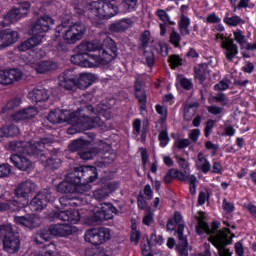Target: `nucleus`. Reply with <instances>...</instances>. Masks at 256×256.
<instances>
[{"label": "nucleus", "instance_id": "nucleus-1", "mask_svg": "<svg viewBox=\"0 0 256 256\" xmlns=\"http://www.w3.org/2000/svg\"><path fill=\"white\" fill-rule=\"evenodd\" d=\"M53 139L49 137L40 138L39 141H30L25 144L23 141H11L9 149L19 154L10 156V163L16 166L20 171H27L31 167V160L23 155H29L39 159L41 163H45L46 169H59L61 167V159L55 154L45 152V145H51Z\"/></svg>", "mask_w": 256, "mask_h": 256}, {"label": "nucleus", "instance_id": "nucleus-2", "mask_svg": "<svg viewBox=\"0 0 256 256\" xmlns=\"http://www.w3.org/2000/svg\"><path fill=\"white\" fill-rule=\"evenodd\" d=\"M119 49L117 43L111 38L101 40L83 41L75 49V54L71 56L70 61L78 67H99L109 65L111 61L117 59Z\"/></svg>", "mask_w": 256, "mask_h": 256}, {"label": "nucleus", "instance_id": "nucleus-3", "mask_svg": "<svg viewBox=\"0 0 256 256\" xmlns=\"http://www.w3.org/2000/svg\"><path fill=\"white\" fill-rule=\"evenodd\" d=\"M94 113L95 107L93 105H85L78 108L74 113L73 125L67 129L68 135H75L76 133L101 127V118L99 116L91 117Z\"/></svg>", "mask_w": 256, "mask_h": 256}, {"label": "nucleus", "instance_id": "nucleus-4", "mask_svg": "<svg viewBox=\"0 0 256 256\" xmlns=\"http://www.w3.org/2000/svg\"><path fill=\"white\" fill-rule=\"evenodd\" d=\"M72 175H74V178L76 179L83 195L91 191L90 183H95V180L99 179V172L95 166L76 167L74 168Z\"/></svg>", "mask_w": 256, "mask_h": 256}, {"label": "nucleus", "instance_id": "nucleus-5", "mask_svg": "<svg viewBox=\"0 0 256 256\" xmlns=\"http://www.w3.org/2000/svg\"><path fill=\"white\" fill-rule=\"evenodd\" d=\"M0 237H3V249L10 255H15L21 250V238L19 232L13 231V227L9 225L0 226Z\"/></svg>", "mask_w": 256, "mask_h": 256}, {"label": "nucleus", "instance_id": "nucleus-6", "mask_svg": "<svg viewBox=\"0 0 256 256\" xmlns=\"http://www.w3.org/2000/svg\"><path fill=\"white\" fill-rule=\"evenodd\" d=\"M101 1H92L89 3V9L96 19H111V17H115L119 13V8L111 3L115 0Z\"/></svg>", "mask_w": 256, "mask_h": 256}, {"label": "nucleus", "instance_id": "nucleus-7", "mask_svg": "<svg viewBox=\"0 0 256 256\" xmlns=\"http://www.w3.org/2000/svg\"><path fill=\"white\" fill-rule=\"evenodd\" d=\"M35 187V183L31 180H26L18 184L14 190L15 199L12 203L16 207L14 211H19V209H23V207L29 205V196L35 191Z\"/></svg>", "mask_w": 256, "mask_h": 256}, {"label": "nucleus", "instance_id": "nucleus-8", "mask_svg": "<svg viewBox=\"0 0 256 256\" xmlns=\"http://www.w3.org/2000/svg\"><path fill=\"white\" fill-rule=\"evenodd\" d=\"M117 213H119V210L112 203L100 204L92 210V215L88 218V223L90 225H99L103 221L113 219Z\"/></svg>", "mask_w": 256, "mask_h": 256}, {"label": "nucleus", "instance_id": "nucleus-9", "mask_svg": "<svg viewBox=\"0 0 256 256\" xmlns=\"http://www.w3.org/2000/svg\"><path fill=\"white\" fill-rule=\"evenodd\" d=\"M29 9H31V4L29 2H22L18 4L17 8L10 10L0 23V27L3 29L1 33H9L11 23H17L23 17H27Z\"/></svg>", "mask_w": 256, "mask_h": 256}, {"label": "nucleus", "instance_id": "nucleus-10", "mask_svg": "<svg viewBox=\"0 0 256 256\" xmlns=\"http://www.w3.org/2000/svg\"><path fill=\"white\" fill-rule=\"evenodd\" d=\"M84 239L86 243H90L95 247L103 245V243L111 239V229L105 227L91 228L85 232Z\"/></svg>", "mask_w": 256, "mask_h": 256}, {"label": "nucleus", "instance_id": "nucleus-11", "mask_svg": "<svg viewBox=\"0 0 256 256\" xmlns=\"http://www.w3.org/2000/svg\"><path fill=\"white\" fill-rule=\"evenodd\" d=\"M57 191L58 193H64L65 195L72 193L77 195H83V191L81 190L79 183L77 182L75 176L73 173H70L65 181L60 182L57 185Z\"/></svg>", "mask_w": 256, "mask_h": 256}, {"label": "nucleus", "instance_id": "nucleus-12", "mask_svg": "<svg viewBox=\"0 0 256 256\" xmlns=\"http://www.w3.org/2000/svg\"><path fill=\"white\" fill-rule=\"evenodd\" d=\"M53 25H55V20L51 16H40L31 22L30 31L32 33H49Z\"/></svg>", "mask_w": 256, "mask_h": 256}, {"label": "nucleus", "instance_id": "nucleus-13", "mask_svg": "<svg viewBox=\"0 0 256 256\" xmlns=\"http://www.w3.org/2000/svg\"><path fill=\"white\" fill-rule=\"evenodd\" d=\"M53 198V195L51 192L47 189L41 190L37 195L30 201L29 203V209L31 211H43L50 203L51 199Z\"/></svg>", "mask_w": 256, "mask_h": 256}, {"label": "nucleus", "instance_id": "nucleus-14", "mask_svg": "<svg viewBox=\"0 0 256 256\" xmlns=\"http://www.w3.org/2000/svg\"><path fill=\"white\" fill-rule=\"evenodd\" d=\"M216 39H220L222 41L221 47L225 49V57L227 61H233L235 57L239 54V48L233 42V39L227 38L225 34L216 33Z\"/></svg>", "mask_w": 256, "mask_h": 256}, {"label": "nucleus", "instance_id": "nucleus-15", "mask_svg": "<svg viewBox=\"0 0 256 256\" xmlns=\"http://www.w3.org/2000/svg\"><path fill=\"white\" fill-rule=\"evenodd\" d=\"M58 85L66 91H73L77 87V74L73 70H65L58 77Z\"/></svg>", "mask_w": 256, "mask_h": 256}, {"label": "nucleus", "instance_id": "nucleus-16", "mask_svg": "<svg viewBox=\"0 0 256 256\" xmlns=\"http://www.w3.org/2000/svg\"><path fill=\"white\" fill-rule=\"evenodd\" d=\"M23 79V71L18 68L9 70H0V85H13L17 81Z\"/></svg>", "mask_w": 256, "mask_h": 256}, {"label": "nucleus", "instance_id": "nucleus-17", "mask_svg": "<svg viewBox=\"0 0 256 256\" xmlns=\"http://www.w3.org/2000/svg\"><path fill=\"white\" fill-rule=\"evenodd\" d=\"M52 217L54 219H60V221H65L70 223V225H77L81 221V213L79 210H64V211H54L52 212Z\"/></svg>", "mask_w": 256, "mask_h": 256}, {"label": "nucleus", "instance_id": "nucleus-18", "mask_svg": "<svg viewBox=\"0 0 256 256\" xmlns=\"http://www.w3.org/2000/svg\"><path fill=\"white\" fill-rule=\"evenodd\" d=\"M134 97L138 101L139 111H147V90L143 86V81L136 80L134 82Z\"/></svg>", "mask_w": 256, "mask_h": 256}, {"label": "nucleus", "instance_id": "nucleus-19", "mask_svg": "<svg viewBox=\"0 0 256 256\" xmlns=\"http://www.w3.org/2000/svg\"><path fill=\"white\" fill-rule=\"evenodd\" d=\"M208 241H210V243H212V245L217 249L220 256H233V252L227 248V245H231L233 241L232 239L211 236Z\"/></svg>", "mask_w": 256, "mask_h": 256}, {"label": "nucleus", "instance_id": "nucleus-20", "mask_svg": "<svg viewBox=\"0 0 256 256\" xmlns=\"http://www.w3.org/2000/svg\"><path fill=\"white\" fill-rule=\"evenodd\" d=\"M83 33H64L62 35V40L58 41L56 46L57 51H69L70 45H75L77 41H81L83 39Z\"/></svg>", "mask_w": 256, "mask_h": 256}, {"label": "nucleus", "instance_id": "nucleus-21", "mask_svg": "<svg viewBox=\"0 0 256 256\" xmlns=\"http://www.w3.org/2000/svg\"><path fill=\"white\" fill-rule=\"evenodd\" d=\"M45 38V34H33L32 37L22 41L17 45L16 50L20 53H25L26 51H31V49H35V47L41 45L43 43V39Z\"/></svg>", "mask_w": 256, "mask_h": 256}, {"label": "nucleus", "instance_id": "nucleus-22", "mask_svg": "<svg viewBox=\"0 0 256 256\" xmlns=\"http://www.w3.org/2000/svg\"><path fill=\"white\" fill-rule=\"evenodd\" d=\"M185 232V225H179L176 230L177 238L180 241L178 245H176L175 251L178 256H189V242L187 238L183 234Z\"/></svg>", "mask_w": 256, "mask_h": 256}, {"label": "nucleus", "instance_id": "nucleus-23", "mask_svg": "<svg viewBox=\"0 0 256 256\" xmlns=\"http://www.w3.org/2000/svg\"><path fill=\"white\" fill-rule=\"evenodd\" d=\"M117 189H119V184L117 182H110L96 189L93 192V197L96 201H104V199H107L111 193H115Z\"/></svg>", "mask_w": 256, "mask_h": 256}, {"label": "nucleus", "instance_id": "nucleus-24", "mask_svg": "<svg viewBox=\"0 0 256 256\" xmlns=\"http://www.w3.org/2000/svg\"><path fill=\"white\" fill-rule=\"evenodd\" d=\"M69 119V111L59 108L51 110L50 113H48L47 115V120L53 125L67 123Z\"/></svg>", "mask_w": 256, "mask_h": 256}, {"label": "nucleus", "instance_id": "nucleus-25", "mask_svg": "<svg viewBox=\"0 0 256 256\" xmlns=\"http://www.w3.org/2000/svg\"><path fill=\"white\" fill-rule=\"evenodd\" d=\"M59 203L62 207H81L82 205H85L87 201H85V196L83 194H80V196L74 194L72 197L69 195L60 197Z\"/></svg>", "mask_w": 256, "mask_h": 256}, {"label": "nucleus", "instance_id": "nucleus-26", "mask_svg": "<svg viewBox=\"0 0 256 256\" xmlns=\"http://www.w3.org/2000/svg\"><path fill=\"white\" fill-rule=\"evenodd\" d=\"M39 114V111L34 106H28L26 108L20 109L12 115L13 121L19 123V121H27L33 119L36 115Z\"/></svg>", "mask_w": 256, "mask_h": 256}, {"label": "nucleus", "instance_id": "nucleus-27", "mask_svg": "<svg viewBox=\"0 0 256 256\" xmlns=\"http://www.w3.org/2000/svg\"><path fill=\"white\" fill-rule=\"evenodd\" d=\"M52 237H69L73 235V227L70 224H51L49 227Z\"/></svg>", "mask_w": 256, "mask_h": 256}, {"label": "nucleus", "instance_id": "nucleus-28", "mask_svg": "<svg viewBox=\"0 0 256 256\" xmlns=\"http://www.w3.org/2000/svg\"><path fill=\"white\" fill-rule=\"evenodd\" d=\"M14 223H16V225H21L22 227H27L28 229H36V227H39L37 217H35L33 214H27L26 216H15Z\"/></svg>", "mask_w": 256, "mask_h": 256}, {"label": "nucleus", "instance_id": "nucleus-29", "mask_svg": "<svg viewBox=\"0 0 256 256\" xmlns=\"http://www.w3.org/2000/svg\"><path fill=\"white\" fill-rule=\"evenodd\" d=\"M29 99H31L32 103H45L49 101V92L45 88H34L31 92L28 93Z\"/></svg>", "mask_w": 256, "mask_h": 256}, {"label": "nucleus", "instance_id": "nucleus-30", "mask_svg": "<svg viewBox=\"0 0 256 256\" xmlns=\"http://www.w3.org/2000/svg\"><path fill=\"white\" fill-rule=\"evenodd\" d=\"M57 33H85L87 26L83 22H76L71 24L68 28L65 23L57 27Z\"/></svg>", "mask_w": 256, "mask_h": 256}, {"label": "nucleus", "instance_id": "nucleus-31", "mask_svg": "<svg viewBox=\"0 0 256 256\" xmlns=\"http://www.w3.org/2000/svg\"><path fill=\"white\" fill-rule=\"evenodd\" d=\"M91 145V140H87L83 137L73 140L69 145L68 149L71 153H80V151H85Z\"/></svg>", "mask_w": 256, "mask_h": 256}, {"label": "nucleus", "instance_id": "nucleus-32", "mask_svg": "<svg viewBox=\"0 0 256 256\" xmlns=\"http://www.w3.org/2000/svg\"><path fill=\"white\" fill-rule=\"evenodd\" d=\"M95 79H97V77H95V74L82 73L77 76L76 87L83 90L88 89V87H91V85L95 83Z\"/></svg>", "mask_w": 256, "mask_h": 256}, {"label": "nucleus", "instance_id": "nucleus-33", "mask_svg": "<svg viewBox=\"0 0 256 256\" xmlns=\"http://www.w3.org/2000/svg\"><path fill=\"white\" fill-rule=\"evenodd\" d=\"M17 39H19V33H0V51L17 43Z\"/></svg>", "mask_w": 256, "mask_h": 256}, {"label": "nucleus", "instance_id": "nucleus-34", "mask_svg": "<svg viewBox=\"0 0 256 256\" xmlns=\"http://www.w3.org/2000/svg\"><path fill=\"white\" fill-rule=\"evenodd\" d=\"M173 179H176L177 181H187V175L178 169L172 168L165 174L164 183L166 185H171V183H173Z\"/></svg>", "mask_w": 256, "mask_h": 256}, {"label": "nucleus", "instance_id": "nucleus-35", "mask_svg": "<svg viewBox=\"0 0 256 256\" xmlns=\"http://www.w3.org/2000/svg\"><path fill=\"white\" fill-rule=\"evenodd\" d=\"M133 27V20L126 18L110 25L109 29L112 33H119L121 31H127Z\"/></svg>", "mask_w": 256, "mask_h": 256}, {"label": "nucleus", "instance_id": "nucleus-36", "mask_svg": "<svg viewBox=\"0 0 256 256\" xmlns=\"http://www.w3.org/2000/svg\"><path fill=\"white\" fill-rule=\"evenodd\" d=\"M57 69H59V65L57 62L52 60L41 61L36 66V71L40 74L47 73V71H57Z\"/></svg>", "mask_w": 256, "mask_h": 256}, {"label": "nucleus", "instance_id": "nucleus-37", "mask_svg": "<svg viewBox=\"0 0 256 256\" xmlns=\"http://www.w3.org/2000/svg\"><path fill=\"white\" fill-rule=\"evenodd\" d=\"M182 221H183V216L179 211H176L174 213V217L169 218L167 221V224H166L167 231H177V229L179 228V225H185L182 223Z\"/></svg>", "mask_w": 256, "mask_h": 256}, {"label": "nucleus", "instance_id": "nucleus-38", "mask_svg": "<svg viewBox=\"0 0 256 256\" xmlns=\"http://www.w3.org/2000/svg\"><path fill=\"white\" fill-rule=\"evenodd\" d=\"M19 127L15 124H10L0 128V141L3 137H17L19 135Z\"/></svg>", "mask_w": 256, "mask_h": 256}, {"label": "nucleus", "instance_id": "nucleus-39", "mask_svg": "<svg viewBox=\"0 0 256 256\" xmlns=\"http://www.w3.org/2000/svg\"><path fill=\"white\" fill-rule=\"evenodd\" d=\"M207 73H209V67L205 64H199L194 68V77L198 79L200 83L207 81Z\"/></svg>", "mask_w": 256, "mask_h": 256}, {"label": "nucleus", "instance_id": "nucleus-40", "mask_svg": "<svg viewBox=\"0 0 256 256\" xmlns=\"http://www.w3.org/2000/svg\"><path fill=\"white\" fill-rule=\"evenodd\" d=\"M96 155H104V158H107V153H111V146L109 143L99 140L96 143V147L93 148Z\"/></svg>", "mask_w": 256, "mask_h": 256}, {"label": "nucleus", "instance_id": "nucleus-41", "mask_svg": "<svg viewBox=\"0 0 256 256\" xmlns=\"http://www.w3.org/2000/svg\"><path fill=\"white\" fill-rule=\"evenodd\" d=\"M52 234L51 231L48 228H44L42 230H40L35 237V243H37V245H43L44 242L49 241V239H52Z\"/></svg>", "mask_w": 256, "mask_h": 256}, {"label": "nucleus", "instance_id": "nucleus-42", "mask_svg": "<svg viewBox=\"0 0 256 256\" xmlns=\"http://www.w3.org/2000/svg\"><path fill=\"white\" fill-rule=\"evenodd\" d=\"M197 109H199V103L193 102V103L188 104L184 108L185 121H191V119H193V116L195 115V113H197Z\"/></svg>", "mask_w": 256, "mask_h": 256}, {"label": "nucleus", "instance_id": "nucleus-43", "mask_svg": "<svg viewBox=\"0 0 256 256\" xmlns=\"http://www.w3.org/2000/svg\"><path fill=\"white\" fill-rule=\"evenodd\" d=\"M143 225H146V227H151L153 223H155V213L153 212V208L148 207L145 210V214L142 218Z\"/></svg>", "mask_w": 256, "mask_h": 256}, {"label": "nucleus", "instance_id": "nucleus-44", "mask_svg": "<svg viewBox=\"0 0 256 256\" xmlns=\"http://www.w3.org/2000/svg\"><path fill=\"white\" fill-rule=\"evenodd\" d=\"M189 25H191V19L185 14H181L178 21V27L181 33H189Z\"/></svg>", "mask_w": 256, "mask_h": 256}, {"label": "nucleus", "instance_id": "nucleus-45", "mask_svg": "<svg viewBox=\"0 0 256 256\" xmlns=\"http://www.w3.org/2000/svg\"><path fill=\"white\" fill-rule=\"evenodd\" d=\"M223 22L229 27H237V25H241V23H243V19L237 15L231 17L229 16V13H227L223 19Z\"/></svg>", "mask_w": 256, "mask_h": 256}, {"label": "nucleus", "instance_id": "nucleus-46", "mask_svg": "<svg viewBox=\"0 0 256 256\" xmlns=\"http://www.w3.org/2000/svg\"><path fill=\"white\" fill-rule=\"evenodd\" d=\"M197 235H210L211 236V227L207 222H198L196 226Z\"/></svg>", "mask_w": 256, "mask_h": 256}, {"label": "nucleus", "instance_id": "nucleus-47", "mask_svg": "<svg viewBox=\"0 0 256 256\" xmlns=\"http://www.w3.org/2000/svg\"><path fill=\"white\" fill-rule=\"evenodd\" d=\"M168 63H170L171 69H177L183 65V58L177 54L169 56Z\"/></svg>", "mask_w": 256, "mask_h": 256}, {"label": "nucleus", "instance_id": "nucleus-48", "mask_svg": "<svg viewBox=\"0 0 256 256\" xmlns=\"http://www.w3.org/2000/svg\"><path fill=\"white\" fill-rule=\"evenodd\" d=\"M191 145V140L188 138H181L174 141L173 148L179 151L187 149Z\"/></svg>", "mask_w": 256, "mask_h": 256}, {"label": "nucleus", "instance_id": "nucleus-49", "mask_svg": "<svg viewBox=\"0 0 256 256\" xmlns=\"http://www.w3.org/2000/svg\"><path fill=\"white\" fill-rule=\"evenodd\" d=\"M78 157H80V159H83V161H89L95 157H97V154L95 152V149L92 148L90 150H82L80 152L77 153Z\"/></svg>", "mask_w": 256, "mask_h": 256}, {"label": "nucleus", "instance_id": "nucleus-50", "mask_svg": "<svg viewBox=\"0 0 256 256\" xmlns=\"http://www.w3.org/2000/svg\"><path fill=\"white\" fill-rule=\"evenodd\" d=\"M158 141L160 147L162 148H165L167 145H169V141H171V138H169V132H167V130L160 131L158 135Z\"/></svg>", "mask_w": 256, "mask_h": 256}, {"label": "nucleus", "instance_id": "nucleus-51", "mask_svg": "<svg viewBox=\"0 0 256 256\" xmlns=\"http://www.w3.org/2000/svg\"><path fill=\"white\" fill-rule=\"evenodd\" d=\"M157 17H159L160 21H162L165 25H175L174 21H171V17L165 10H158L156 12Z\"/></svg>", "mask_w": 256, "mask_h": 256}, {"label": "nucleus", "instance_id": "nucleus-52", "mask_svg": "<svg viewBox=\"0 0 256 256\" xmlns=\"http://www.w3.org/2000/svg\"><path fill=\"white\" fill-rule=\"evenodd\" d=\"M198 161L199 163H203L201 166H198V169H200L204 175H207V173L211 171V162H209L205 157L200 158Z\"/></svg>", "mask_w": 256, "mask_h": 256}, {"label": "nucleus", "instance_id": "nucleus-53", "mask_svg": "<svg viewBox=\"0 0 256 256\" xmlns=\"http://www.w3.org/2000/svg\"><path fill=\"white\" fill-rule=\"evenodd\" d=\"M187 179H189L190 194L195 195V193H197V176H195V174H192L190 176H187Z\"/></svg>", "mask_w": 256, "mask_h": 256}, {"label": "nucleus", "instance_id": "nucleus-54", "mask_svg": "<svg viewBox=\"0 0 256 256\" xmlns=\"http://www.w3.org/2000/svg\"><path fill=\"white\" fill-rule=\"evenodd\" d=\"M21 103H22L21 98L15 97L7 102L5 108L7 109V111H13V109H16V107H19Z\"/></svg>", "mask_w": 256, "mask_h": 256}, {"label": "nucleus", "instance_id": "nucleus-55", "mask_svg": "<svg viewBox=\"0 0 256 256\" xmlns=\"http://www.w3.org/2000/svg\"><path fill=\"white\" fill-rule=\"evenodd\" d=\"M11 165L9 164H0V179H5L11 175Z\"/></svg>", "mask_w": 256, "mask_h": 256}, {"label": "nucleus", "instance_id": "nucleus-56", "mask_svg": "<svg viewBox=\"0 0 256 256\" xmlns=\"http://www.w3.org/2000/svg\"><path fill=\"white\" fill-rule=\"evenodd\" d=\"M169 41L171 45H173L176 49L181 47V35H179L178 33H171Z\"/></svg>", "mask_w": 256, "mask_h": 256}, {"label": "nucleus", "instance_id": "nucleus-57", "mask_svg": "<svg viewBox=\"0 0 256 256\" xmlns=\"http://www.w3.org/2000/svg\"><path fill=\"white\" fill-rule=\"evenodd\" d=\"M137 207L140 211L147 209V200H145V196L141 192L137 196Z\"/></svg>", "mask_w": 256, "mask_h": 256}, {"label": "nucleus", "instance_id": "nucleus-58", "mask_svg": "<svg viewBox=\"0 0 256 256\" xmlns=\"http://www.w3.org/2000/svg\"><path fill=\"white\" fill-rule=\"evenodd\" d=\"M213 101L215 103H221L223 107H226L227 105V96H225V93L223 92H218L215 96L212 97Z\"/></svg>", "mask_w": 256, "mask_h": 256}, {"label": "nucleus", "instance_id": "nucleus-59", "mask_svg": "<svg viewBox=\"0 0 256 256\" xmlns=\"http://www.w3.org/2000/svg\"><path fill=\"white\" fill-rule=\"evenodd\" d=\"M222 209L226 213H233L235 211V204L227 201V198H223V200H222Z\"/></svg>", "mask_w": 256, "mask_h": 256}, {"label": "nucleus", "instance_id": "nucleus-60", "mask_svg": "<svg viewBox=\"0 0 256 256\" xmlns=\"http://www.w3.org/2000/svg\"><path fill=\"white\" fill-rule=\"evenodd\" d=\"M215 123H217V121H215L213 119H209L206 122V125L204 127V135H205V137H210L211 136V131H213V127H215Z\"/></svg>", "mask_w": 256, "mask_h": 256}, {"label": "nucleus", "instance_id": "nucleus-61", "mask_svg": "<svg viewBox=\"0 0 256 256\" xmlns=\"http://www.w3.org/2000/svg\"><path fill=\"white\" fill-rule=\"evenodd\" d=\"M180 86L184 91H191L193 89V82L189 78L184 77L180 79Z\"/></svg>", "mask_w": 256, "mask_h": 256}, {"label": "nucleus", "instance_id": "nucleus-62", "mask_svg": "<svg viewBox=\"0 0 256 256\" xmlns=\"http://www.w3.org/2000/svg\"><path fill=\"white\" fill-rule=\"evenodd\" d=\"M145 60L146 65H148L150 69H153V67H155V54L153 52H146Z\"/></svg>", "mask_w": 256, "mask_h": 256}, {"label": "nucleus", "instance_id": "nucleus-63", "mask_svg": "<svg viewBox=\"0 0 256 256\" xmlns=\"http://www.w3.org/2000/svg\"><path fill=\"white\" fill-rule=\"evenodd\" d=\"M156 51L162 57H167V55H169V46L167 44L159 43Z\"/></svg>", "mask_w": 256, "mask_h": 256}, {"label": "nucleus", "instance_id": "nucleus-64", "mask_svg": "<svg viewBox=\"0 0 256 256\" xmlns=\"http://www.w3.org/2000/svg\"><path fill=\"white\" fill-rule=\"evenodd\" d=\"M229 89V83L225 80H221L214 86V91H227Z\"/></svg>", "mask_w": 256, "mask_h": 256}]
</instances>
